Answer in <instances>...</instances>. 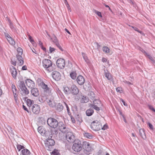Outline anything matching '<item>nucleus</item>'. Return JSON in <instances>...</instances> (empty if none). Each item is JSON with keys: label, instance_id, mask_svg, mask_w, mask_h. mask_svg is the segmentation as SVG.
I'll list each match as a JSON object with an SVG mask.
<instances>
[{"label": "nucleus", "instance_id": "nucleus-54", "mask_svg": "<svg viewBox=\"0 0 155 155\" xmlns=\"http://www.w3.org/2000/svg\"><path fill=\"white\" fill-rule=\"evenodd\" d=\"M148 126L150 128V129H151V130H153V126L152 125L150 124V123H148Z\"/></svg>", "mask_w": 155, "mask_h": 155}, {"label": "nucleus", "instance_id": "nucleus-28", "mask_svg": "<svg viewBox=\"0 0 155 155\" xmlns=\"http://www.w3.org/2000/svg\"><path fill=\"white\" fill-rule=\"evenodd\" d=\"M8 21L9 22V25L10 28L11 29L14 31H16L15 28L14 27L12 23V22L9 19H8Z\"/></svg>", "mask_w": 155, "mask_h": 155}, {"label": "nucleus", "instance_id": "nucleus-35", "mask_svg": "<svg viewBox=\"0 0 155 155\" xmlns=\"http://www.w3.org/2000/svg\"><path fill=\"white\" fill-rule=\"evenodd\" d=\"M84 136L85 137L89 139H91L92 138V136L89 133H84Z\"/></svg>", "mask_w": 155, "mask_h": 155}, {"label": "nucleus", "instance_id": "nucleus-40", "mask_svg": "<svg viewBox=\"0 0 155 155\" xmlns=\"http://www.w3.org/2000/svg\"><path fill=\"white\" fill-rule=\"evenodd\" d=\"M17 51L18 52V54L22 55L23 53V50L22 49L20 48H18L17 49Z\"/></svg>", "mask_w": 155, "mask_h": 155}, {"label": "nucleus", "instance_id": "nucleus-53", "mask_svg": "<svg viewBox=\"0 0 155 155\" xmlns=\"http://www.w3.org/2000/svg\"><path fill=\"white\" fill-rule=\"evenodd\" d=\"M120 101L121 102H122L123 103V104L124 106H127V104L125 103V102L124 101V100L123 99H120Z\"/></svg>", "mask_w": 155, "mask_h": 155}, {"label": "nucleus", "instance_id": "nucleus-32", "mask_svg": "<svg viewBox=\"0 0 155 155\" xmlns=\"http://www.w3.org/2000/svg\"><path fill=\"white\" fill-rule=\"evenodd\" d=\"M104 71L105 72L104 75L105 76L108 80H110L111 79V76L110 75V73L108 71L106 72L105 70H104Z\"/></svg>", "mask_w": 155, "mask_h": 155}, {"label": "nucleus", "instance_id": "nucleus-16", "mask_svg": "<svg viewBox=\"0 0 155 155\" xmlns=\"http://www.w3.org/2000/svg\"><path fill=\"white\" fill-rule=\"evenodd\" d=\"M25 83L28 87L31 89L35 86L34 82L30 79H27L25 81Z\"/></svg>", "mask_w": 155, "mask_h": 155}, {"label": "nucleus", "instance_id": "nucleus-6", "mask_svg": "<svg viewBox=\"0 0 155 155\" xmlns=\"http://www.w3.org/2000/svg\"><path fill=\"white\" fill-rule=\"evenodd\" d=\"M66 138L67 140L69 143H73L76 140L75 136L72 132H67Z\"/></svg>", "mask_w": 155, "mask_h": 155}, {"label": "nucleus", "instance_id": "nucleus-38", "mask_svg": "<svg viewBox=\"0 0 155 155\" xmlns=\"http://www.w3.org/2000/svg\"><path fill=\"white\" fill-rule=\"evenodd\" d=\"M64 105L65 106V107L67 108V110L68 113V114L69 115H71V113L70 111V109H69V108L68 107V105L66 104V103L65 102H64Z\"/></svg>", "mask_w": 155, "mask_h": 155}, {"label": "nucleus", "instance_id": "nucleus-33", "mask_svg": "<svg viewBox=\"0 0 155 155\" xmlns=\"http://www.w3.org/2000/svg\"><path fill=\"white\" fill-rule=\"evenodd\" d=\"M88 95L90 98L92 99H94L95 97V94L94 92L92 91H90L89 92Z\"/></svg>", "mask_w": 155, "mask_h": 155}, {"label": "nucleus", "instance_id": "nucleus-23", "mask_svg": "<svg viewBox=\"0 0 155 155\" xmlns=\"http://www.w3.org/2000/svg\"><path fill=\"white\" fill-rule=\"evenodd\" d=\"M139 134L143 139L145 140L146 139V136L143 129H140L139 130Z\"/></svg>", "mask_w": 155, "mask_h": 155}, {"label": "nucleus", "instance_id": "nucleus-7", "mask_svg": "<svg viewBox=\"0 0 155 155\" xmlns=\"http://www.w3.org/2000/svg\"><path fill=\"white\" fill-rule=\"evenodd\" d=\"M82 147L84 149V152L87 154H88L89 152L91 150V147L90 146L89 143L87 141H84L83 143Z\"/></svg>", "mask_w": 155, "mask_h": 155}, {"label": "nucleus", "instance_id": "nucleus-57", "mask_svg": "<svg viewBox=\"0 0 155 155\" xmlns=\"http://www.w3.org/2000/svg\"><path fill=\"white\" fill-rule=\"evenodd\" d=\"M120 87H118L116 88V90L117 92L121 93V91H122Z\"/></svg>", "mask_w": 155, "mask_h": 155}, {"label": "nucleus", "instance_id": "nucleus-2", "mask_svg": "<svg viewBox=\"0 0 155 155\" xmlns=\"http://www.w3.org/2000/svg\"><path fill=\"white\" fill-rule=\"evenodd\" d=\"M18 86L20 91L21 92V93L22 95L25 96L29 93V91L26 87L24 81H20Z\"/></svg>", "mask_w": 155, "mask_h": 155}, {"label": "nucleus", "instance_id": "nucleus-50", "mask_svg": "<svg viewBox=\"0 0 155 155\" xmlns=\"http://www.w3.org/2000/svg\"><path fill=\"white\" fill-rule=\"evenodd\" d=\"M19 62V65L20 66H21L23 65L24 64V61L23 60H21V61L20 60H18Z\"/></svg>", "mask_w": 155, "mask_h": 155}, {"label": "nucleus", "instance_id": "nucleus-13", "mask_svg": "<svg viewBox=\"0 0 155 155\" xmlns=\"http://www.w3.org/2000/svg\"><path fill=\"white\" fill-rule=\"evenodd\" d=\"M40 84L41 87L44 90L45 92L48 94L51 93V89L48 87L47 85L45 84L43 82H41Z\"/></svg>", "mask_w": 155, "mask_h": 155}, {"label": "nucleus", "instance_id": "nucleus-11", "mask_svg": "<svg viewBox=\"0 0 155 155\" xmlns=\"http://www.w3.org/2000/svg\"><path fill=\"white\" fill-rule=\"evenodd\" d=\"M31 109L33 113L36 114H38L40 110L39 106L37 104H34L32 106Z\"/></svg>", "mask_w": 155, "mask_h": 155}, {"label": "nucleus", "instance_id": "nucleus-52", "mask_svg": "<svg viewBox=\"0 0 155 155\" xmlns=\"http://www.w3.org/2000/svg\"><path fill=\"white\" fill-rule=\"evenodd\" d=\"M107 59L106 58L103 57L102 58L101 61L104 63H106V61H107Z\"/></svg>", "mask_w": 155, "mask_h": 155}, {"label": "nucleus", "instance_id": "nucleus-17", "mask_svg": "<svg viewBox=\"0 0 155 155\" xmlns=\"http://www.w3.org/2000/svg\"><path fill=\"white\" fill-rule=\"evenodd\" d=\"M38 132L42 135L46 136L47 134V131L45 128L43 126H39L38 128Z\"/></svg>", "mask_w": 155, "mask_h": 155}, {"label": "nucleus", "instance_id": "nucleus-24", "mask_svg": "<svg viewBox=\"0 0 155 155\" xmlns=\"http://www.w3.org/2000/svg\"><path fill=\"white\" fill-rule=\"evenodd\" d=\"M70 75L71 78L73 79H76L77 77V73L76 71H72L70 74Z\"/></svg>", "mask_w": 155, "mask_h": 155}, {"label": "nucleus", "instance_id": "nucleus-20", "mask_svg": "<svg viewBox=\"0 0 155 155\" xmlns=\"http://www.w3.org/2000/svg\"><path fill=\"white\" fill-rule=\"evenodd\" d=\"M46 143L48 146L51 147L54 145L55 142L54 140L51 138H48L47 139Z\"/></svg>", "mask_w": 155, "mask_h": 155}, {"label": "nucleus", "instance_id": "nucleus-36", "mask_svg": "<svg viewBox=\"0 0 155 155\" xmlns=\"http://www.w3.org/2000/svg\"><path fill=\"white\" fill-rule=\"evenodd\" d=\"M103 50L104 52L106 53H108L110 52L109 48L106 46H104L103 47Z\"/></svg>", "mask_w": 155, "mask_h": 155}, {"label": "nucleus", "instance_id": "nucleus-18", "mask_svg": "<svg viewBox=\"0 0 155 155\" xmlns=\"http://www.w3.org/2000/svg\"><path fill=\"white\" fill-rule=\"evenodd\" d=\"M77 81L78 84L80 85H82L85 82V79L81 75H79L77 78Z\"/></svg>", "mask_w": 155, "mask_h": 155}, {"label": "nucleus", "instance_id": "nucleus-25", "mask_svg": "<svg viewBox=\"0 0 155 155\" xmlns=\"http://www.w3.org/2000/svg\"><path fill=\"white\" fill-rule=\"evenodd\" d=\"M94 113V110L91 109H87L86 112V114L88 116H91Z\"/></svg>", "mask_w": 155, "mask_h": 155}, {"label": "nucleus", "instance_id": "nucleus-47", "mask_svg": "<svg viewBox=\"0 0 155 155\" xmlns=\"http://www.w3.org/2000/svg\"><path fill=\"white\" fill-rule=\"evenodd\" d=\"M123 82H124L125 84H127L128 85H132L133 84L130 82L129 81H128L125 80H124L123 81Z\"/></svg>", "mask_w": 155, "mask_h": 155}, {"label": "nucleus", "instance_id": "nucleus-55", "mask_svg": "<svg viewBox=\"0 0 155 155\" xmlns=\"http://www.w3.org/2000/svg\"><path fill=\"white\" fill-rule=\"evenodd\" d=\"M135 31H137V32H138L140 33V34H142V32L141 31H140L138 29V28H136V27H135V28H134V29Z\"/></svg>", "mask_w": 155, "mask_h": 155}, {"label": "nucleus", "instance_id": "nucleus-29", "mask_svg": "<svg viewBox=\"0 0 155 155\" xmlns=\"http://www.w3.org/2000/svg\"><path fill=\"white\" fill-rule=\"evenodd\" d=\"M51 40L53 42L54 44L58 42V39L54 34H53V37L51 38Z\"/></svg>", "mask_w": 155, "mask_h": 155}, {"label": "nucleus", "instance_id": "nucleus-8", "mask_svg": "<svg viewBox=\"0 0 155 155\" xmlns=\"http://www.w3.org/2000/svg\"><path fill=\"white\" fill-rule=\"evenodd\" d=\"M58 129L61 132L66 133L68 131V128L66 127L65 124L62 122H59L58 123Z\"/></svg>", "mask_w": 155, "mask_h": 155}, {"label": "nucleus", "instance_id": "nucleus-5", "mask_svg": "<svg viewBox=\"0 0 155 155\" xmlns=\"http://www.w3.org/2000/svg\"><path fill=\"white\" fill-rule=\"evenodd\" d=\"M101 104V101L98 100L96 99L93 101V104H90L89 105V106L92 107L97 111H99L100 110V106Z\"/></svg>", "mask_w": 155, "mask_h": 155}, {"label": "nucleus", "instance_id": "nucleus-56", "mask_svg": "<svg viewBox=\"0 0 155 155\" xmlns=\"http://www.w3.org/2000/svg\"><path fill=\"white\" fill-rule=\"evenodd\" d=\"M107 125L105 124L104 125L103 127H102V128H101V129L104 130L107 128Z\"/></svg>", "mask_w": 155, "mask_h": 155}, {"label": "nucleus", "instance_id": "nucleus-15", "mask_svg": "<svg viewBox=\"0 0 155 155\" xmlns=\"http://www.w3.org/2000/svg\"><path fill=\"white\" fill-rule=\"evenodd\" d=\"M46 101L50 107L53 108L56 107V103L54 102L53 98L47 99Z\"/></svg>", "mask_w": 155, "mask_h": 155}, {"label": "nucleus", "instance_id": "nucleus-19", "mask_svg": "<svg viewBox=\"0 0 155 155\" xmlns=\"http://www.w3.org/2000/svg\"><path fill=\"white\" fill-rule=\"evenodd\" d=\"M31 94L34 97H37L39 95V91L38 88H31Z\"/></svg>", "mask_w": 155, "mask_h": 155}, {"label": "nucleus", "instance_id": "nucleus-39", "mask_svg": "<svg viewBox=\"0 0 155 155\" xmlns=\"http://www.w3.org/2000/svg\"><path fill=\"white\" fill-rule=\"evenodd\" d=\"M46 121L44 118L41 117V118L39 123L42 125H45L46 123Z\"/></svg>", "mask_w": 155, "mask_h": 155}, {"label": "nucleus", "instance_id": "nucleus-12", "mask_svg": "<svg viewBox=\"0 0 155 155\" xmlns=\"http://www.w3.org/2000/svg\"><path fill=\"white\" fill-rule=\"evenodd\" d=\"M53 78L56 81H59L61 78V75L60 73L57 71H53L52 74Z\"/></svg>", "mask_w": 155, "mask_h": 155}, {"label": "nucleus", "instance_id": "nucleus-31", "mask_svg": "<svg viewBox=\"0 0 155 155\" xmlns=\"http://www.w3.org/2000/svg\"><path fill=\"white\" fill-rule=\"evenodd\" d=\"M63 108V106L62 105L59 104L57 106V110L59 112L61 111Z\"/></svg>", "mask_w": 155, "mask_h": 155}, {"label": "nucleus", "instance_id": "nucleus-1", "mask_svg": "<svg viewBox=\"0 0 155 155\" xmlns=\"http://www.w3.org/2000/svg\"><path fill=\"white\" fill-rule=\"evenodd\" d=\"M72 148L75 152H78L81 151L82 148V145L81 141L78 139L76 140L73 142Z\"/></svg>", "mask_w": 155, "mask_h": 155}, {"label": "nucleus", "instance_id": "nucleus-45", "mask_svg": "<svg viewBox=\"0 0 155 155\" xmlns=\"http://www.w3.org/2000/svg\"><path fill=\"white\" fill-rule=\"evenodd\" d=\"M13 93L14 94V99H15V101L16 102L17 101L18 99V95L17 94V92Z\"/></svg>", "mask_w": 155, "mask_h": 155}, {"label": "nucleus", "instance_id": "nucleus-61", "mask_svg": "<svg viewBox=\"0 0 155 155\" xmlns=\"http://www.w3.org/2000/svg\"><path fill=\"white\" fill-rule=\"evenodd\" d=\"M52 154H53V155H60L59 153H57L54 151L52 152Z\"/></svg>", "mask_w": 155, "mask_h": 155}, {"label": "nucleus", "instance_id": "nucleus-51", "mask_svg": "<svg viewBox=\"0 0 155 155\" xmlns=\"http://www.w3.org/2000/svg\"><path fill=\"white\" fill-rule=\"evenodd\" d=\"M148 106L150 110H152L153 111L155 112V109L153 108L152 106L150 105H148Z\"/></svg>", "mask_w": 155, "mask_h": 155}, {"label": "nucleus", "instance_id": "nucleus-3", "mask_svg": "<svg viewBox=\"0 0 155 155\" xmlns=\"http://www.w3.org/2000/svg\"><path fill=\"white\" fill-rule=\"evenodd\" d=\"M47 123L48 126L54 128H56L58 125V121L55 119L51 117L49 118L47 121Z\"/></svg>", "mask_w": 155, "mask_h": 155}, {"label": "nucleus", "instance_id": "nucleus-60", "mask_svg": "<svg viewBox=\"0 0 155 155\" xmlns=\"http://www.w3.org/2000/svg\"><path fill=\"white\" fill-rule=\"evenodd\" d=\"M23 108L25 110L27 111L29 113V111L28 110V109L26 107L25 105H23Z\"/></svg>", "mask_w": 155, "mask_h": 155}, {"label": "nucleus", "instance_id": "nucleus-48", "mask_svg": "<svg viewBox=\"0 0 155 155\" xmlns=\"http://www.w3.org/2000/svg\"><path fill=\"white\" fill-rule=\"evenodd\" d=\"M28 38L29 40L32 43H33L34 42V40L32 38V37L30 35H28Z\"/></svg>", "mask_w": 155, "mask_h": 155}, {"label": "nucleus", "instance_id": "nucleus-43", "mask_svg": "<svg viewBox=\"0 0 155 155\" xmlns=\"http://www.w3.org/2000/svg\"><path fill=\"white\" fill-rule=\"evenodd\" d=\"M12 88L13 93L17 92V89L15 85L12 84Z\"/></svg>", "mask_w": 155, "mask_h": 155}, {"label": "nucleus", "instance_id": "nucleus-10", "mask_svg": "<svg viewBox=\"0 0 155 155\" xmlns=\"http://www.w3.org/2000/svg\"><path fill=\"white\" fill-rule=\"evenodd\" d=\"M43 66L45 68L48 69L52 66V62L48 59H45L42 61Z\"/></svg>", "mask_w": 155, "mask_h": 155}, {"label": "nucleus", "instance_id": "nucleus-58", "mask_svg": "<svg viewBox=\"0 0 155 155\" xmlns=\"http://www.w3.org/2000/svg\"><path fill=\"white\" fill-rule=\"evenodd\" d=\"M8 132L12 133V128L10 126L8 127Z\"/></svg>", "mask_w": 155, "mask_h": 155}, {"label": "nucleus", "instance_id": "nucleus-21", "mask_svg": "<svg viewBox=\"0 0 155 155\" xmlns=\"http://www.w3.org/2000/svg\"><path fill=\"white\" fill-rule=\"evenodd\" d=\"M11 72L13 78L15 79L16 78L17 71L14 67H12V68L11 69Z\"/></svg>", "mask_w": 155, "mask_h": 155}, {"label": "nucleus", "instance_id": "nucleus-49", "mask_svg": "<svg viewBox=\"0 0 155 155\" xmlns=\"http://www.w3.org/2000/svg\"><path fill=\"white\" fill-rule=\"evenodd\" d=\"M55 49L53 48H52L51 47H49V51L50 53H52L53 51H54Z\"/></svg>", "mask_w": 155, "mask_h": 155}, {"label": "nucleus", "instance_id": "nucleus-41", "mask_svg": "<svg viewBox=\"0 0 155 155\" xmlns=\"http://www.w3.org/2000/svg\"><path fill=\"white\" fill-rule=\"evenodd\" d=\"M153 63H155V60L149 54L147 56Z\"/></svg>", "mask_w": 155, "mask_h": 155}, {"label": "nucleus", "instance_id": "nucleus-27", "mask_svg": "<svg viewBox=\"0 0 155 155\" xmlns=\"http://www.w3.org/2000/svg\"><path fill=\"white\" fill-rule=\"evenodd\" d=\"M21 152L22 155H30V151L27 149L22 150Z\"/></svg>", "mask_w": 155, "mask_h": 155}, {"label": "nucleus", "instance_id": "nucleus-62", "mask_svg": "<svg viewBox=\"0 0 155 155\" xmlns=\"http://www.w3.org/2000/svg\"><path fill=\"white\" fill-rule=\"evenodd\" d=\"M22 69L23 70H27V67L25 65H24L22 67Z\"/></svg>", "mask_w": 155, "mask_h": 155}, {"label": "nucleus", "instance_id": "nucleus-63", "mask_svg": "<svg viewBox=\"0 0 155 155\" xmlns=\"http://www.w3.org/2000/svg\"><path fill=\"white\" fill-rule=\"evenodd\" d=\"M12 64L13 65L15 66L16 65V62L15 61H13L12 60Z\"/></svg>", "mask_w": 155, "mask_h": 155}, {"label": "nucleus", "instance_id": "nucleus-22", "mask_svg": "<svg viewBox=\"0 0 155 155\" xmlns=\"http://www.w3.org/2000/svg\"><path fill=\"white\" fill-rule=\"evenodd\" d=\"M80 101L81 103H86L88 102L89 99L88 97L83 95H81Z\"/></svg>", "mask_w": 155, "mask_h": 155}, {"label": "nucleus", "instance_id": "nucleus-4", "mask_svg": "<svg viewBox=\"0 0 155 155\" xmlns=\"http://www.w3.org/2000/svg\"><path fill=\"white\" fill-rule=\"evenodd\" d=\"M91 127L93 130L98 131L101 129L102 128V125L97 120L94 121L91 123Z\"/></svg>", "mask_w": 155, "mask_h": 155}, {"label": "nucleus", "instance_id": "nucleus-44", "mask_svg": "<svg viewBox=\"0 0 155 155\" xmlns=\"http://www.w3.org/2000/svg\"><path fill=\"white\" fill-rule=\"evenodd\" d=\"M22 55L17 54L16 55L17 58L18 60H20L21 61V60H23V58L21 56Z\"/></svg>", "mask_w": 155, "mask_h": 155}, {"label": "nucleus", "instance_id": "nucleus-34", "mask_svg": "<svg viewBox=\"0 0 155 155\" xmlns=\"http://www.w3.org/2000/svg\"><path fill=\"white\" fill-rule=\"evenodd\" d=\"M64 91L66 94H69L70 93V90L68 87H66L64 88Z\"/></svg>", "mask_w": 155, "mask_h": 155}, {"label": "nucleus", "instance_id": "nucleus-30", "mask_svg": "<svg viewBox=\"0 0 155 155\" xmlns=\"http://www.w3.org/2000/svg\"><path fill=\"white\" fill-rule=\"evenodd\" d=\"M82 55L84 59L85 60V61L87 63H89V61L86 54L82 52Z\"/></svg>", "mask_w": 155, "mask_h": 155}, {"label": "nucleus", "instance_id": "nucleus-46", "mask_svg": "<svg viewBox=\"0 0 155 155\" xmlns=\"http://www.w3.org/2000/svg\"><path fill=\"white\" fill-rule=\"evenodd\" d=\"M94 12L98 16L102 17V16L101 12H98L97 11L95 10Z\"/></svg>", "mask_w": 155, "mask_h": 155}, {"label": "nucleus", "instance_id": "nucleus-59", "mask_svg": "<svg viewBox=\"0 0 155 155\" xmlns=\"http://www.w3.org/2000/svg\"><path fill=\"white\" fill-rule=\"evenodd\" d=\"M141 51L143 53V54H144L145 55V56H147V55L148 54L144 50H143V49H142L141 50Z\"/></svg>", "mask_w": 155, "mask_h": 155}, {"label": "nucleus", "instance_id": "nucleus-26", "mask_svg": "<svg viewBox=\"0 0 155 155\" xmlns=\"http://www.w3.org/2000/svg\"><path fill=\"white\" fill-rule=\"evenodd\" d=\"M26 104L29 107L31 106L32 104H34V101L30 99H27L26 101Z\"/></svg>", "mask_w": 155, "mask_h": 155}, {"label": "nucleus", "instance_id": "nucleus-64", "mask_svg": "<svg viewBox=\"0 0 155 155\" xmlns=\"http://www.w3.org/2000/svg\"><path fill=\"white\" fill-rule=\"evenodd\" d=\"M39 44L41 47L43 46V44H42V42L41 41H39Z\"/></svg>", "mask_w": 155, "mask_h": 155}, {"label": "nucleus", "instance_id": "nucleus-9", "mask_svg": "<svg viewBox=\"0 0 155 155\" xmlns=\"http://www.w3.org/2000/svg\"><path fill=\"white\" fill-rule=\"evenodd\" d=\"M65 60L62 58H59L57 60L56 64L58 67L61 69H63L65 66Z\"/></svg>", "mask_w": 155, "mask_h": 155}, {"label": "nucleus", "instance_id": "nucleus-42", "mask_svg": "<svg viewBox=\"0 0 155 155\" xmlns=\"http://www.w3.org/2000/svg\"><path fill=\"white\" fill-rule=\"evenodd\" d=\"M17 148L19 151L21 149L25 148L23 146H22L20 144H18L17 145Z\"/></svg>", "mask_w": 155, "mask_h": 155}, {"label": "nucleus", "instance_id": "nucleus-14", "mask_svg": "<svg viewBox=\"0 0 155 155\" xmlns=\"http://www.w3.org/2000/svg\"><path fill=\"white\" fill-rule=\"evenodd\" d=\"M79 92V89L75 85H71V89L70 93L73 95H77Z\"/></svg>", "mask_w": 155, "mask_h": 155}, {"label": "nucleus", "instance_id": "nucleus-37", "mask_svg": "<svg viewBox=\"0 0 155 155\" xmlns=\"http://www.w3.org/2000/svg\"><path fill=\"white\" fill-rule=\"evenodd\" d=\"M7 40L9 43L12 45H14L15 44V42L11 37H9L7 38Z\"/></svg>", "mask_w": 155, "mask_h": 155}]
</instances>
